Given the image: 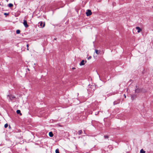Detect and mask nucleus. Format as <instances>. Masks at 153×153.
I'll list each match as a JSON object with an SVG mask.
<instances>
[{"label":"nucleus","instance_id":"obj_1","mask_svg":"<svg viewBox=\"0 0 153 153\" xmlns=\"http://www.w3.org/2000/svg\"><path fill=\"white\" fill-rule=\"evenodd\" d=\"M39 24V26L40 27L43 28L45 26V23H44L43 24V23L42 22H39L38 24Z\"/></svg>","mask_w":153,"mask_h":153},{"label":"nucleus","instance_id":"obj_2","mask_svg":"<svg viewBox=\"0 0 153 153\" xmlns=\"http://www.w3.org/2000/svg\"><path fill=\"white\" fill-rule=\"evenodd\" d=\"M7 97L9 100H11L12 99H13L15 98V97L11 95H8L7 96Z\"/></svg>","mask_w":153,"mask_h":153},{"label":"nucleus","instance_id":"obj_3","mask_svg":"<svg viewBox=\"0 0 153 153\" xmlns=\"http://www.w3.org/2000/svg\"><path fill=\"white\" fill-rule=\"evenodd\" d=\"M86 15L87 16H89L91 15V14L92 13L91 10H87V11L86 13Z\"/></svg>","mask_w":153,"mask_h":153},{"label":"nucleus","instance_id":"obj_4","mask_svg":"<svg viewBox=\"0 0 153 153\" xmlns=\"http://www.w3.org/2000/svg\"><path fill=\"white\" fill-rule=\"evenodd\" d=\"M23 24L26 27H28V25L27 23V21L25 20H24Z\"/></svg>","mask_w":153,"mask_h":153},{"label":"nucleus","instance_id":"obj_5","mask_svg":"<svg viewBox=\"0 0 153 153\" xmlns=\"http://www.w3.org/2000/svg\"><path fill=\"white\" fill-rule=\"evenodd\" d=\"M135 92L137 93H139L141 91V90L140 88H137L135 90Z\"/></svg>","mask_w":153,"mask_h":153},{"label":"nucleus","instance_id":"obj_6","mask_svg":"<svg viewBox=\"0 0 153 153\" xmlns=\"http://www.w3.org/2000/svg\"><path fill=\"white\" fill-rule=\"evenodd\" d=\"M136 29L137 30V32L140 33L141 31V29L139 27H137L136 28Z\"/></svg>","mask_w":153,"mask_h":153},{"label":"nucleus","instance_id":"obj_7","mask_svg":"<svg viewBox=\"0 0 153 153\" xmlns=\"http://www.w3.org/2000/svg\"><path fill=\"white\" fill-rule=\"evenodd\" d=\"M49 136L51 137H52L53 136V134L51 131L49 132Z\"/></svg>","mask_w":153,"mask_h":153},{"label":"nucleus","instance_id":"obj_8","mask_svg":"<svg viewBox=\"0 0 153 153\" xmlns=\"http://www.w3.org/2000/svg\"><path fill=\"white\" fill-rule=\"evenodd\" d=\"M84 64V61L82 60L80 63L79 65H83Z\"/></svg>","mask_w":153,"mask_h":153},{"label":"nucleus","instance_id":"obj_9","mask_svg":"<svg viewBox=\"0 0 153 153\" xmlns=\"http://www.w3.org/2000/svg\"><path fill=\"white\" fill-rule=\"evenodd\" d=\"M16 113L17 114H20V115H22V114L21 113L20 111L19 110H17L16 111Z\"/></svg>","mask_w":153,"mask_h":153},{"label":"nucleus","instance_id":"obj_10","mask_svg":"<svg viewBox=\"0 0 153 153\" xmlns=\"http://www.w3.org/2000/svg\"><path fill=\"white\" fill-rule=\"evenodd\" d=\"M140 153H145V151L142 149L140 150Z\"/></svg>","mask_w":153,"mask_h":153},{"label":"nucleus","instance_id":"obj_11","mask_svg":"<svg viewBox=\"0 0 153 153\" xmlns=\"http://www.w3.org/2000/svg\"><path fill=\"white\" fill-rule=\"evenodd\" d=\"M13 6V4H11V3L9 4H8V7H12Z\"/></svg>","mask_w":153,"mask_h":153},{"label":"nucleus","instance_id":"obj_12","mask_svg":"<svg viewBox=\"0 0 153 153\" xmlns=\"http://www.w3.org/2000/svg\"><path fill=\"white\" fill-rule=\"evenodd\" d=\"M56 153H59V150L58 149H56L55 151Z\"/></svg>","mask_w":153,"mask_h":153},{"label":"nucleus","instance_id":"obj_13","mask_svg":"<svg viewBox=\"0 0 153 153\" xmlns=\"http://www.w3.org/2000/svg\"><path fill=\"white\" fill-rule=\"evenodd\" d=\"M95 51L96 53L97 54L99 53V52L97 50H95Z\"/></svg>","mask_w":153,"mask_h":153},{"label":"nucleus","instance_id":"obj_14","mask_svg":"<svg viewBox=\"0 0 153 153\" xmlns=\"http://www.w3.org/2000/svg\"><path fill=\"white\" fill-rule=\"evenodd\" d=\"M16 33L17 34H19L20 33V30H17L16 31Z\"/></svg>","mask_w":153,"mask_h":153},{"label":"nucleus","instance_id":"obj_15","mask_svg":"<svg viewBox=\"0 0 153 153\" xmlns=\"http://www.w3.org/2000/svg\"><path fill=\"white\" fill-rule=\"evenodd\" d=\"M82 131L81 130H80L79 131L78 133L79 134H82Z\"/></svg>","mask_w":153,"mask_h":153},{"label":"nucleus","instance_id":"obj_16","mask_svg":"<svg viewBox=\"0 0 153 153\" xmlns=\"http://www.w3.org/2000/svg\"><path fill=\"white\" fill-rule=\"evenodd\" d=\"M8 125L7 123L5 124L4 125V127L5 128H7L8 127Z\"/></svg>","mask_w":153,"mask_h":153},{"label":"nucleus","instance_id":"obj_17","mask_svg":"<svg viewBox=\"0 0 153 153\" xmlns=\"http://www.w3.org/2000/svg\"><path fill=\"white\" fill-rule=\"evenodd\" d=\"M104 137H105V139H106V138H108V136H107V135H105V136H104Z\"/></svg>","mask_w":153,"mask_h":153},{"label":"nucleus","instance_id":"obj_18","mask_svg":"<svg viewBox=\"0 0 153 153\" xmlns=\"http://www.w3.org/2000/svg\"><path fill=\"white\" fill-rule=\"evenodd\" d=\"M27 50H29V49L28 48L29 47V45L28 44H27Z\"/></svg>","mask_w":153,"mask_h":153},{"label":"nucleus","instance_id":"obj_19","mask_svg":"<svg viewBox=\"0 0 153 153\" xmlns=\"http://www.w3.org/2000/svg\"><path fill=\"white\" fill-rule=\"evenodd\" d=\"M91 56H90V57H89L88 58V59H91Z\"/></svg>","mask_w":153,"mask_h":153},{"label":"nucleus","instance_id":"obj_20","mask_svg":"<svg viewBox=\"0 0 153 153\" xmlns=\"http://www.w3.org/2000/svg\"><path fill=\"white\" fill-rule=\"evenodd\" d=\"M4 15H8V14L7 13H4Z\"/></svg>","mask_w":153,"mask_h":153},{"label":"nucleus","instance_id":"obj_21","mask_svg":"<svg viewBox=\"0 0 153 153\" xmlns=\"http://www.w3.org/2000/svg\"><path fill=\"white\" fill-rule=\"evenodd\" d=\"M124 97H125V98H126V96L125 94H124Z\"/></svg>","mask_w":153,"mask_h":153},{"label":"nucleus","instance_id":"obj_22","mask_svg":"<svg viewBox=\"0 0 153 153\" xmlns=\"http://www.w3.org/2000/svg\"><path fill=\"white\" fill-rule=\"evenodd\" d=\"M133 96H131V98H132V100H133Z\"/></svg>","mask_w":153,"mask_h":153},{"label":"nucleus","instance_id":"obj_23","mask_svg":"<svg viewBox=\"0 0 153 153\" xmlns=\"http://www.w3.org/2000/svg\"><path fill=\"white\" fill-rule=\"evenodd\" d=\"M152 7V8L153 9V6Z\"/></svg>","mask_w":153,"mask_h":153},{"label":"nucleus","instance_id":"obj_24","mask_svg":"<svg viewBox=\"0 0 153 153\" xmlns=\"http://www.w3.org/2000/svg\"><path fill=\"white\" fill-rule=\"evenodd\" d=\"M73 69H75V68H73Z\"/></svg>","mask_w":153,"mask_h":153}]
</instances>
